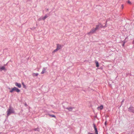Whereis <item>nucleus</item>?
Here are the masks:
<instances>
[{"label": "nucleus", "instance_id": "obj_30", "mask_svg": "<svg viewBox=\"0 0 134 134\" xmlns=\"http://www.w3.org/2000/svg\"><path fill=\"white\" fill-rule=\"evenodd\" d=\"M47 11H48V9H47Z\"/></svg>", "mask_w": 134, "mask_h": 134}, {"label": "nucleus", "instance_id": "obj_18", "mask_svg": "<svg viewBox=\"0 0 134 134\" xmlns=\"http://www.w3.org/2000/svg\"><path fill=\"white\" fill-rule=\"evenodd\" d=\"M122 42H123V43L122 44V47H124L125 45V43L126 42V41H125V40H124L123 41H122Z\"/></svg>", "mask_w": 134, "mask_h": 134}, {"label": "nucleus", "instance_id": "obj_11", "mask_svg": "<svg viewBox=\"0 0 134 134\" xmlns=\"http://www.w3.org/2000/svg\"><path fill=\"white\" fill-rule=\"evenodd\" d=\"M47 115H49V116H51V117H54V118H56V116L54 115H51L49 114H46Z\"/></svg>", "mask_w": 134, "mask_h": 134}, {"label": "nucleus", "instance_id": "obj_20", "mask_svg": "<svg viewBox=\"0 0 134 134\" xmlns=\"http://www.w3.org/2000/svg\"><path fill=\"white\" fill-rule=\"evenodd\" d=\"M22 84L23 85V86H24V88H25L26 87V86H25V85H24V82H22Z\"/></svg>", "mask_w": 134, "mask_h": 134}, {"label": "nucleus", "instance_id": "obj_23", "mask_svg": "<svg viewBox=\"0 0 134 134\" xmlns=\"http://www.w3.org/2000/svg\"><path fill=\"white\" fill-rule=\"evenodd\" d=\"M35 28H36V27H32V28L31 29L32 30H34Z\"/></svg>", "mask_w": 134, "mask_h": 134}, {"label": "nucleus", "instance_id": "obj_13", "mask_svg": "<svg viewBox=\"0 0 134 134\" xmlns=\"http://www.w3.org/2000/svg\"><path fill=\"white\" fill-rule=\"evenodd\" d=\"M48 16L47 15H45L43 18H42V19L43 20H45L47 17H48Z\"/></svg>", "mask_w": 134, "mask_h": 134}, {"label": "nucleus", "instance_id": "obj_28", "mask_svg": "<svg viewBox=\"0 0 134 134\" xmlns=\"http://www.w3.org/2000/svg\"><path fill=\"white\" fill-rule=\"evenodd\" d=\"M127 37H127L125 38V40L127 38Z\"/></svg>", "mask_w": 134, "mask_h": 134}, {"label": "nucleus", "instance_id": "obj_15", "mask_svg": "<svg viewBox=\"0 0 134 134\" xmlns=\"http://www.w3.org/2000/svg\"><path fill=\"white\" fill-rule=\"evenodd\" d=\"M0 70L1 71L4 70H5V68L4 66L0 67Z\"/></svg>", "mask_w": 134, "mask_h": 134}, {"label": "nucleus", "instance_id": "obj_12", "mask_svg": "<svg viewBox=\"0 0 134 134\" xmlns=\"http://www.w3.org/2000/svg\"><path fill=\"white\" fill-rule=\"evenodd\" d=\"M33 130H34L35 131H37L38 132H39L40 131L38 127L33 129Z\"/></svg>", "mask_w": 134, "mask_h": 134}, {"label": "nucleus", "instance_id": "obj_27", "mask_svg": "<svg viewBox=\"0 0 134 134\" xmlns=\"http://www.w3.org/2000/svg\"><path fill=\"white\" fill-rule=\"evenodd\" d=\"M106 124V121H105V125Z\"/></svg>", "mask_w": 134, "mask_h": 134}, {"label": "nucleus", "instance_id": "obj_8", "mask_svg": "<svg viewBox=\"0 0 134 134\" xmlns=\"http://www.w3.org/2000/svg\"><path fill=\"white\" fill-rule=\"evenodd\" d=\"M15 85L16 86L18 87L19 88H20L21 87V85L20 83L16 82L15 83Z\"/></svg>", "mask_w": 134, "mask_h": 134}, {"label": "nucleus", "instance_id": "obj_3", "mask_svg": "<svg viewBox=\"0 0 134 134\" xmlns=\"http://www.w3.org/2000/svg\"><path fill=\"white\" fill-rule=\"evenodd\" d=\"M14 91H15L17 92H19L20 91V90L18 88L14 87L10 91V92L11 93L13 92Z\"/></svg>", "mask_w": 134, "mask_h": 134}, {"label": "nucleus", "instance_id": "obj_17", "mask_svg": "<svg viewBox=\"0 0 134 134\" xmlns=\"http://www.w3.org/2000/svg\"><path fill=\"white\" fill-rule=\"evenodd\" d=\"M95 63H96V66L97 67H98L99 66V64L98 62L96 61Z\"/></svg>", "mask_w": 134, "mask_h": 134}, {"label": "nucleus", "instance_id": "obj_32", "mask_svg": "<svg viewBox=\"0 0 134 134\" xmlns=\"http://www.w3.org/2000/svg\"><path fill=\"white\" fill-rule=\"evenodd\" d=\"M123 101H123V100H122V102H123Z\"/></svg>", "mask_w": 134, "mask_h": 134}, {"label": "nucleus", "instance_id": "obj_9", "mask_svg": "<svg viewBox=\"0 0 134 134\" xmlns=\"http://www.w3.org/2000/svg\"><path fill=\"white\" fill-rule=\"evenodd\" d=\"M103 108V106L102 105H101L97 108V109L98 110H101Z\"/></svg>", "mask_w": 134, "mask_h": 134}, {"label": "nucleus", "instance_id": "obj_10", "mask_svg": "<svg viewBox=\"0 0 134 134\" xmlns=\"http://www.w3.org/2000/svg\"><path fill=\"white\" fill-rule=\"evenodd\" d=\"M57 48L58 49V50H59V49H60L61 48H62V46L59 44H57Z\"/></svg>", "mask_w": 134, "mask_h": 134}, {"label": "nucleus", "instance_id": "obj_2", "mask_svg": "<svg viewBox=\"0 0 134 134\" xmlns=\"http://www.w3.org/2000/svg\"><path fill=\"white\" fill-rule=\"evenodd\" d=\"M107 21L106 22V24L105 26H103L100 23H99L98 25H96V27L95 28L97 30L99 29L100 28H104L107 27L106 26Z\"/></svg>", "mask_w": 134, "mask_h": 134}, {"label": "nucleus", "instance_id": "obj_4", "mask_svg": "<svg viewBox=\"0 0 134 134\" xmlns=\"http://www.w3.org/2000/svg\"><path fill=\"white\" fill-rule=\"evenodd\" d=\"M97 30L95 28L93 27L91 30L90 32L88 33V34L89 35H91L93 34Z\"/></svg>", "mask_w": 134, "mask_h": 134}, {"label": "nucleus", "instance_id": "obj_7", "mask_svg": "<svg viewBox=\"0 0 134 134\" xmlns=\"http://www.w3.org/2000/svg\"><path fill=\"white\" fill-rule=\"evenodd\" d=\"M47 69V68H43L42 69V71L41 72V74H42L46 72V70Z\"/></svg>", "mask_w": 134, "mask_h": 134}, {"label": "nucleus", "instance_id": "obj_1", "mask_svg": "<svg viewBox=\"0 0 134 134\" xmlns=\"http://www.w3.org/2000/svg\"><path fill=\"white\" fill-rule=\"evenodd\" d=\"M7 112V116H9L12 113H14L15 111L13 108L10 106L9 107V108L8 109Z\"/></svg>", "mask_w": 134, "mask_h": 134}, {"label": "nucleus", "instance_id": "obj_16", "mask_svg": "<svg viewBox=\"0 0 134 134\" xmlns=\"http://www.w3.org/2000/svg\"><path fill=\"white\" fill-rule=\"evenodd\" d=\"M93 126L94 128V129L95 131H97V129L96 127V125L95 124H93Z\"/></svg>", "mask_w": 134, "mask_h": 134}, {"label": "nucleus", "instance_id": "obj_24", "mask_svg": "<svg viewBox=\"0 0 134 134\" xmlns=\"http://www.w3.org/2000/svg\"><path fill=\"white\" fill-rule=\"evenodd\" d=\"M95 133H98V131H95Z\"/></svg>", "mask_w": 134, "mask_h": 134}, {"label": "nucleus", "instance_id": "obj_33", "mask_svg": "<svg viewBox=\"0 0 134 134\" xmlns=\"http://www.w3.org/2000/svg\"><path fill=\"white\" fill-rule=\"evenodd\" d=\"M37 24H36V25L37 26Z\"/></svg>", "mask_w": 134, "mask_h": 134}, {"label": "nucleus", "instance_id": "obj_29", "mask_svg": "<svg viewBox=\"0 0 134 134\" xmlns=\"http://www.w3.org/2000/svg\"><path fill=\"white\" fill-rule=\"evenodd\" d=\"M121 6H122V8L124 6H123V5H122Z\"/></svg>", "mask_w": 134, "mask_h": 134}, {"label": "nucleus", "instance_id": "obj_5", "mask_svg": "<svg viewBox=\"0 0 134 134\" xmlns=\"http://www.w3.org/2000/svg\"><path fill=\"white\" fill-rule=\"evenodd\" d=\"M63 107L64 109H66L68 110L69 111H71L73 109L75 108L74 107H66L65 106H63Z\"/></svg>", "mask_w": 134, "mask_h": 134}, {"label": "nucleus", "instance_id": "obj_26", "mask_svg": "<svg viewBox=\"0 0 134 134\" xmlns=\"http://www.w3.org/2000/svg\"><path fill=\"white\" fill-rule=\"evenodd\" d=\"M132 43L134 44V40L133 41Z\"/></svg>", "mask_w": 134, "mask_h": 134}, {"label": "nucleus", "instance_id": "obj_25", "mask_svg": "<svg viewBox=\"0 0 134 134\" xmlns=\"http://www.w3.org/2000/svg\"><path fill=\"white\" fill-rule=\"evenodd\" d=\"M88 134H93V133H90L88 132Z\"/></svg>", "mask_w": 134, "mask_h": 134}, {"label": "nucleus", "instance_id": "obj_14", "mask_svg": "<svg viewBox=\"0 0 134 134\" xmlns=\"http://www.w3.org/2000/svg\"><path fill=\"white\" fill-rule=\"evenodd\" d=\"M38 75V73H32V75L34 76H37Z\"/></svg>", "mask_w": 134, "mask_h": 134}, {"label": "nucleus", "instance_id": "obj_31", "mask_svg": "<svg viewBox=\"0 0 134 134\" xmlns=\"http://www.w3.org/2000/svg\"><path fill=\"white\" fill-rule=\"evenodd\" d=\"M95 134H98V133H95Z\"/></svg>", "mask_w": 134, "mask_h": 134}, {"label": "nucleus", "instance_id": "obj_6", "mask_svg": "<svg viewBox=\"0 0 134 134\" xmlns=\"http://www.w3.org/2000/svg\"><path fill=\"white\" fill-rule=\"evenodd\" d=\"M128 110L130 112L134 113V107L131 106L128 108Z\"/></svg>", "mask_w": 134, "mask_h": 134}, {"label": "nucleus", "instance_id": "obj_19", "mask_svg": "<svg viewBox=\"0 0 134 134\" xmlns=\"http://www.w3.org/2000/svg\"><path fill=\"white\" fill-rule=\"evenodd\" d=\"M58 49H57V48L54 50L53 52L54 53L57 52V51H58Z\"/></svg>", "mask_w": 134, "mask_h": 134}, {"label": "nucleus", "instance_id": "obj_22", "mask_svg": "<svg viewBox=\"0 0 134 134\" xmlns=\"http://www.w3.org/2000/svg\"><path fill=\"white\" fill-rule=\"evenodd\" d=\"M127 3H129V4H131V2L130 1H127Z\"/></svg>", "mask_w": 134, "mask_h": 134}, {"label": "nucleus", "instance_id": "obj_21", "mask_svg": "<svg viewBox=\"0 0 134 134\" xmlns=\"http://www.w3.org/2000/svg\"><path fill=\"white\" fill-rule=\"evenodd\" d=\"M42 19V18H39L38 19V21H40Z\"/></svg>", "mask_w": 134, "mask_h": 134}]
</instances>
